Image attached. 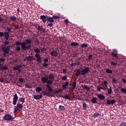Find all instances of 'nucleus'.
<instances>
[{"instance_id": "obj_1", "label": "nucleus", "mask_w": 126, "mask_h": 126, "mask_svg": "<svg viewBox=\"0 0 126 126\" xmlns=\"http://www.w3.org/2000/svg\"><path fill=\"white\" fill-rule=\"evenodd\" d=\"M32 41L30 39H26L25 42H20L19 40H16L15 41V45L17 46L16 47V51L19 52L21 48L19 46H21L22 49L24 51H28V50H30L31 49V45Z\"/></svg>"}, {"instance_id": "obj_2", "label": "nucleus", "mask_w": 126, "mask_h": 126, "mask_svg": "<svg viewBox=\"0 0 126 126\" xmlns=\"http://www.w3.org/2000/svg\"><path fill=\"white\" fill-rule=\"evenodd\" d=\"M111 56L112 57V61L110 62L111 65L116 66L118 65V60H119V56H118V50L114 49L113 52H111Z\"/></svg>"}, {"instance_id": "obj_3", "label": "nucleus", "mask_w": 126, "mask_h": 126, "mask_svg": "<svg viewBox=\"0 0 126 126\" xmlns=\"http://www.w3.org/2000/svg\"><path fill=\"white\" fill-rule=\"evenodd\" d=\"M12 29L11 28L7 27L5 29V32H4V38L5 39H6V40H8V39L9 38V34H10L11 33H13L12 31Z\"/></svg>"}, {"instance_id": "obj_4", "label": "nucleus", "mask_w": 126, "mask_h": 126, "mask_svg": "<svg viewBox=\"0 0 126 126\" xmlns=\"http://www.w3.org/2000/svg\"><path fill=\"white\" fill-rule=\"evenodd\" d=\"M53 83L54 81L53 80H47V84L46 85V87L48 89L47 91L49 92H53V89L50 85L53 84Z\"/></svg>"}, {"instance_id": "obj_5", "label": "nucleus", "mask_w": 126, "mask_h": 126, "mask_svg": "<svg viewBox=\"0 0 126 126\" xmlns=\"http://www.w3.org/2000/svg\"><path fill=\"white\" fill-rule=\"evenodd\" d=\"M3 119L5 121H13V120H14V117L10 114H7L4 115Z\"/></svg>"}, {"instance_id": "obj_6", "label": "nucleus", "mask_w": 126, "mask_h": 126, "mask_svg": "<svg viewBox=\"0 0 126 126\" xmlns=\"http://www.w3.org/2000/svg\"><path fill=\"white\" fill-rule=\"evenodd\" d=\"M23 108V104H19V102H18L17 104V106H14V113H17L19 110H20Z\"/></svg>"}, {"instance_id": "obj_7", "label": "nucleus", "mask_w": 126, "mask_h": 126, "mask_svg": "<svg viewBox=\"0 0 126 126\" xmlns=\"http://www.w3.org/2000/svg\"><path fill=\"white\" fill-rule=\"evenodd\" d=\"M89 68L88 67H85L84 69L81 70V75H85L89 72Z\"/></svg>"}, {"instance_id": "obj_8", "label": "nucleus", "mask_w": 126, "mask_h": 126, "mask_svg": "<svg viewBox=\"0 0 126 126\" xmlns=\"http://www.w3.org/2000/svg\"><path fill=\"white\" fill-rule=\"evenodd\" d=\"M35 28H37V30L39 31L43 32V33H46V29H44L42 26L39 25V24L36 25V26H35Z\"/></svg>"}, {"instance_id": "obj_9", "label": "nucleus", "mask_w": 126, "mask_h": 126, "mask_svg": "<svg viewBox=\"0 0 126 126\" xmlns=\"http://www.w3.org/2000/svg\"><path fill=\"white\" fill-rule=\"evenodd\" d=\"M18 100V96L17 95V94H15L13 95V104H14V105H16V104H17Z\"/></svg>"}, {"instance_id": "obj_10", "label": "nucleus", "mask_w": 126, "mask_h": 126, "mask_svg": "<svg viewBox=\"0 0 126 126\" xmlns=\"http://www.w3.org/2000/svg\"><path fill=\"white\" fill-rule=\"evenodd\" d=\"M35 57L36 58V62L38 63H42V59L39 54H35Z\"/></svg>"}, {"instance_id": "obj_11", "label": "nucleus", "mask_w": 126, "mask_h": 126, "mask_svg": "<svg viewBox=\"0 0 126 126\" xmlns=\"http://www.w3.org/2000/svg\"><path fill=\"white\" fill-rule=\"evenodd\" d=\"M47 17H48V16L43 15L40 16L39 19L40 20H42L43 23H46L47 22Z\"/></svg>"}, {"instance_id": "obj_12", "label": "nucleus", "mask_w": 126, "mask_h": 126, "mask_svg": "<svg viewBox=\"0 0 126 126\" xmlns=\"http://www.w3.org/2000/svg\"><path fill=\"white\" fill-rule=\"evenodd\" d=\"M2 51L4 53H5V54H9L10 49L8 47H3L2 48Z\"/></svg>"}, {"instance_id": "obj_13", "label": "nucleus", "mask_w": 126, "mask_h": 126, "mask_svg": "<svg viewBox=\"0 0 126 126\" xmlns=\"http://www.w3.org/2000/svg\"><path fill=\"white\" fill-rule=\"evenodd\" d=\"M69 85V83L67 81L63 84L62 85V88L63 90H66L67 89V86Z\"/></svg>"}, {"instance_id": "obj_14", "label": "nucleus", "mask_w": 126, "mask_h": 126, "mask_svg": "<svg viewBox=\"0 0 126 126\" xmlns=\"http://www.w3.org/2000/svg\"><path fill=\"white\" fill-rule=\"evenodd\" d=\"M42 97L43 95L42 94L34 95L33 96V98L35 99V100H40V99H42Z\"/></svg>"}, {"instance_id": "obj_15", "label": "nucleus", "mask_w": 126, "mask_h": 126, "mask_svg": "<svg viewBox=\"0 0 126 126\" xmlns=\"http://www.w3.org/2000/svg\"><path fill=\"white\" fill-rule=\"evenodd\" d=\"M115 103H116V100H115V99H113L112 100H109V99L107 100V105H111V104H112L113 105V104H115Z\"/></svg>"}, {"instance_id": "obj_16", "label": "nucleus", "mask_w": 126, "mask_h": 126, "mask_svg": "<svg viewBox=\"0 0 126 126\" xmlns=\"http://www.w3.org/2000/svg\"><path fill=\"white\" fill-rule=\"evenodd\" d=\"M46 19H47V21H48V22H50V23L55 22V20H54L53 17H48L47 16Z\"/></svg>"}, {"instance_id": "obj_17", "label": "nucleus", "mask_w": 126, "mask_h": 126, "mask_svg": "<svg viewBox=\"0 0 126 126\" xmlns=\"http://www.w3.org/2000/svg\"><path fill=\"white\" fill-rule=\"evenodd\" d=\"M51 56H52V57H58V52L56 51H52L50 53Z\"/></svg>"}, {"instance_id": "obj_18", "label": "nucleus", "mask_w": 126, "mask_h": 126, "mask_svg": "<svg viewBox=\"0 0 126 126\" xmlns=\"http://www.w3.org/2000/svg\"><path fill=\"white\" fill-rule=\"evenodd\" d=\"M48 79H49V77H43L41 78V81L43 82V83H47L48 82Z\"/></svg>"}, {"instance_id": "obj_19", "label": "nucleus", "mask_w": 126, "mask_h": 126, "mask_svg": "<svg viewBox=\"0 0 126 126\" xmlns=\"http://www.w3.org/2000/svg\"><path fill=\"white\" fill-rule=\"evenodd\" d=\"M97 97L99 99V100H105V96L102 94H97Z\"/></svg>"}, {"instance_id": "obj_20", "label": "nucleus", "mask_w": 126, "mask_h": 126, "mask_svg": "<svg viewBox=\"0 0 126 126\" xmlns=\"http://www.w3.org/2000/svg\"><path fill=\"white\" fill-rule=\"evenodd\" d=\"M22 67V65L19 64L13 67L14 70H18L19 68H21Z\"/></svg>"}, {"instance_id": "obj_21", "label": "nucleus", "mask_w": 126, "mask_h": 126, "mask_svg": "<svg viewBox=\"0 0 126 126\" xmlns=\"http://www.w3.org/2000/svg\"><path fill=\"white\" fill-rule=\"evenodd\" d=\"M16 19H17V18L14 15H11L10 17V20H11V21H15Z\"/></svg>"}, {"instance_id": "obj_22", "label": "nucleus", "mask_w": 126, "mask_h": 126, "mask_svg": "<svg viewBox=\"0 0 126 126\" xmlns=\"http://www.w3.org/2000/svg\"><path fill=\"white\" fill-rule=\"evenodd\" d=\"M25 59L27 61H33L34 60V58L32 56L26 57Z\"/></svg>"}, {"instance_id": "obj_23", "label": "nucleus", "mask_w": 126, "mask_h": 126, "mask_svg": "<svg viewBox=\"0 0 126 126\" xmlns=\"http://www.w3.org/2000/svg\"><path fill=\"white\" fill-rule=\"evenodd\" d=\"M93 57V55L90 54L88 56V59H86V61L88 62H91V60H92V57Z\"/></svg>"}, {"instance_id": "obj_24", "label": "nucleus", "mask_w": 126, "mask_h": 126, "mask_svg": "<svg viewBox=\"0 0 126 126\" xmlns=\"http://www.w3.org/2000/svg\"><path fill=\"white\" fill-rule=\"evenodd\" d=\"M35 91H36V92H37L38 93H39V92H41V91H42V88H41L40 87H36L35 89Z\"/></svg>"}, {"instance_id": "obj_25", "label": "nucleus", "mask_w": 126, "mask_h": 126, "mask_svg": "<svg viewBox=\"0 0 126 126\" xmlns=\"http://www.w3.org/2000/svg\"><path fill=\"white\" fill-rule=\"evenodd\" d=\"M59 109L61 111H65V108L64 107V106H63V105H59Z\"/></svg>"}, {"instance_id": "obj_26", "label": "nucleus", "mask_w": 126, "mask_h": 126, "mask_svg": "<svg viewBox=\"0 0 126 126\" xmlns=\"http://www.w3.org/2000/svg\"><path fill=\"white\" fill-rule=\"evenodd\" d=\"M79 45V44H78V43L77 42H72L71 43V46L72 47H77V46H78Z\"/></svg>"}, {"instance_id": "obj_27", "label": "nucleus", "mask_w": 126, "mask_h": 126, "mask_svg": "<svg viewBox=\"0 0 126 126\" xmlns=\"http://www.w3.org/2000/svg\"><path fill=\"white\" fill-rule=\"evenodd\" d=\"M92 102L93 103V104H96V103H97V98L93 97L92 99Z\"/></svg>"}, {"instance_id": "obj_28", "label": "nucleus", "mask_w": 126, "mask_h": 126, "mask_svg": "<svg viewBox=\"0 0 126 126\" xmlns=\"http://www.w3.org/2000/svg\"><path fill=\"white\" fill-rule=\"evenodd\" d=\"M80 73H81L80 69H77V71H76V75H77V76H79Z\"/></svg>"}, {"instance_id": "obj_29", "label": "nucleus", "mask_w": 126, "mask_h": 126, "mask_svg": "<svg viewBox=\"0 0 126 126\" xmlns=\"http://www.w3.org/2000/svg\"><path fill=\"white\" fill-rule=\"evenodd\" d=\"M99 116H100V114L98 112H95L93 115L94 118H98V117H99Z\"/></svg>"}, {"instance_id": "obj_30", "label": "nucleus", "mask_w": 126, "mask_h": 126, "mask_svg": "<svg viewBox=\"0 0 126 126\" xmlns=\"http://www.w3.org/2000/svg\"><path fill=\"white\" fill-rule=\"evenodd\" d=\"M33 51L34 52H35V53H36V54H40V53H41V51L38 48L34 49Z\"/></svg>"}, {"instance_id": "obj_31", "label": "nucleus", "mask_w": 126, "mask_h": 126, "mask_svg": "<svg viewBox=\"0 0 126 126\" xmlns=\"http://www.w3.org/2000/svg\"><path fill=\"white\" fill-rule=\"evenodd\" d=\"M88 47V44L86 43H83L81 44V48H87Z\"/></svg>"}, {"instance_id": "obj_32", "label": "nucleus", "mask_w": 126, "mask_h": 126, "mask_svg": "<svg viewBox=\"0 0 126 126\" xmlns=\"http://www.w3.org/2000/svg\"><path fill=\"white\" fill-rule=\"evenodd\" d=\"M63 90L62 89H59L55 92V94H58L59 93H61V92H63Z\"/></svg>"}, {"instance_id": "obj_33", "label": "nucleus", "mask_w": 126, "mask_h": 126, "mask_svg": "<svg viewBox=\"0 0 126 126\" xmlns=\"http://www.w3.org/2000/svg\"><path fill=\"white\" fill-rule=\"evenodd\" d=\"M82 88L88 90V91H90V88L88 87L87 86H82Z\"/></svg>"}, {"instance_id": "obj_34", "label": "nucleus", "mask_w": 126, "mask_h": 126, "mask_svg": "<svg viewBox=\"0 0 126 126\" xmlns=\"http://www.w3.org/2000/svg\"><path fill=\"white\" fill-rule=\"evenodd\" d=\"M42 93H43V94H44V95H46L48 97H50V92L46 93V92L43 91V92H42Z\"/></svg>"}, {"instance_id": "obj_35", "label": "nucleus", "mask_w": 126, "mask_h": 126, "mask_svg": "<svg viewBox=\"0 0 126 126\" xmlns=\"http://www.w3.org/2000/svg\"><path fill=\"white\" fill-rule=\"evenodd\" d=\"M106 73H113V71L110 69H106Z\"/></svg>"}, {"instance_id": "obj_36", "label": "nucleus", "mask_w": 126, "mask_h": 126, "mask_svg": "<svg viewBox=\"0 0 126 126\" xmlns=\"http://www.w3.org/2000/svg\"><path fill=\"white\" fill-rule=\"evenodd\" d=\"M120 91L122 92V93H125L126 94V89L125 88H121L120 90Z\"/></svg>"}, {"instance_id": "obj_37", "label": "nucleus", "mask_w": 126, "mask_h": 126, "mask_svg": "<svg viewBox=\"0 0 126 126\" xmlns=\"http://www.w3.org/2000/svg\"><path fill=\"white\" fill-rule=\"evenodd\" d=\"M53 20L54 19H60V17L59 16H57V15H53L52 16Z\"/></svg>"}, {"instance_id": "obj_38", "label": "nucleus", "mask_w": 126, "mask_h": 126, "mask_svg": "<svg viewBox=\"0 0 126 126\" xmlns=\"http://www.w3.org/2000/svg\"><path fill=\"white\" fill-rule=\"evenodd\" d=\"M48 79H50L51 80L54 79V75H53L52 74H50L49 76Z\"/></svg>"}, {"instance_id": "obj_39", "label": "nucleus", "mask_w": 126, "mask_h": 126, "mask_svg": "<svg viewBox=\"0 0 126 126\" xmlns=\"http://www.w3.org/2000/svg\"><path fill=\"white\" fill-rule=\"evenodd\" d=\"M83 108L85 109V110H86L87 109V104L86 103H83Z\"/></svg>"}, {"instance_id": "obj_40", "label": "nucleus", "mask_w": 126, "mask_h": 126, "mask_svg": "<svg viewBox=\"0 0 126 126\" xmlns=\"http://www.w3.org/2000/svg\"><path fill=\"white\" fill-rule=\"evenodd\" d=\"M0 23H2V24H4V21L2 17H0Z\"/></svg>"}, {"instance_id": "obj_41", "label": "nucleus", "mask_w": 126, "mask_h": 126, "mask_svg": "<svg viewBox=\"0 0 126 126\" xmlns=\"http://www.w3.org/2000/svg\"><path fill=\"white\" fill-rule=\"evenodd\" d=\"M104 86H105L106 88H108V82H107V81H104Z\"/></svg>"}, {"instance_id": "obj_42", "label": "nucleus", "mask_w": 126, "mask_h": 126, "mask_svg": "<svg viewBox=\"0 0 126 126\" xmlns=\"http://www.w3.org/2000/svg\"><path fill=\"white\" fill-rule=\"evenodd\" d=\"M107 93L109 95H110V94H112V89L111 88L108 89Z\"/></svg>"}, {"instance_id": "obj_43", "label": "nucleus", "mask_w": 126, "mask_h": 126, "mask_svg": "<svg viewBox=\"0 0 126 126\" xmlns=\"http://www.w3.org/2000/svg\"><path fill=\"white\" fill-rule=\"evenodd\" d=\"M66 79H67V76H63L62 78V80H63L64 81H65V80H66Z\"/></svg>"}, {"instance_id": "obj_44", "label": "nucleus", "mask_w": 126, "mask_h": 126, "mask_svg": "<svg viewBox=\"0 0 126 126\" xmlns=\"http://www.w3.org/2000/svg\"><path fill=\"white\" fill-rule=\"evenodd\" d=\"M2 69H3V70H7V69H8V67H6V66H3Z\"/></svg>"}, {"instance_id": "obj_45", "label": "nucleus", "mask_w": 126, "mask_h": 126, "mask_svg": "<svg viewBox=\"0 0 126 126\" xmlns=\"http://www.w3.org/2000/svg\"><path fill=\"white\" fill-rule=\"evenodd\" d=\"M64 22L65 23V24H66L67 25V24H68V23H69V21H68V19H65L64 21Z\"/></svg>"}, {"instance_id": "obj_46", "label": "nucleus", "mask_w": 126, "mask_h": 126, "mask_svg": "<svg viewBox=\"0 0 126 126\" xmlns=\"http://www.w3.org/2000/svg\"><path fill=\"white\" fill-rule=\"evenodd\" d=\"M21 102H22V105H23V103L25 102V98L22 97L21 98Z\"/></svg>"}, {"instance_id": "obj_47", "label": "nucleus", "mask_w": 126, "mask_h": 126, "mask_svg": "<svg viewBox=\"0 0 126 126\" xmlns=\"http://www.w3.org/2000/svg\"><path fill=\"white\" fill-rule=\"evenodd\" d=\"M71 86V88H70V90H71L72 91H73V90H74V89H75V87H74V86H72V85H70Z\"/></svg>"}, {"instance_id": "obj_48", "label": "nucleus", "mask_w": 126, "mask_h": 126, "mask_svg": "<svg viewBox=\"0 0 126 126\" xmlns=\"http://www.w3.org/2000/svg\"><path fill=\"white\" fill-rule=\"evenodd\" d=\"M63 98H65V99H67V100H69V96H68V95H64Z\"/></svg>"}, {"instance_id": "obj_49", "label": "nucleus", "mask_w": 126, "mask_h": 126, "mask_svg": "<svg viewBox=\"0 0 126 126\" xmlns=\"http://www.w3.org/2000/svg\"><path fill=\"white\" fill-rule=\"evenodd\" d=\"M97 89V91H98L99 92H100L101 91V89H102L101 88L100 86H97L96 87Z\"/></svg>"}, {"instance_id": "obj_50", "label": "nucleus", "mask_w": 126, "mask_h": 126, "mask_svg": "<svg viewBox=\"0 0 126 126\" xmlns=\"http://www.w3.org/2000/svg\"><path fill=\"white\" fill-rule=\"evenodd\" d=\"M35 43H36V45H39V40L38 39H36L35 41H34Z\"/></svg>"}, {"instance_id": "obj_51", "label": "nucleus", "mask_w": 126, "mask_h": 126, "mask_svg": "<svg viewBox=\"0 0 126 126\" xmlns=\"http://www.w3.org/2000/svg\"><path fill=\"white\" fill-rule=\"evenodd\" d=\"M4 61H5V59L3 58H0V63H4Z\"/></svg>"}, {"instance_id": "obj_52", "label": "nucleus", "mask_w": 126, "mask_h": 126, "mask_svg": "<svg viewBox=\"0 0 126 126\" xmlns=\"http://www.w3.org/2000/svg\"><path fill=\"white\" fill-rule=\"evenodd\" d=\"M48 63H44L43 64V67H47V66H48Z\"/></svg>"}, {"instance_id": "obj_53", "label": "nucleus", "mask_w": 126, "mask_h": 126, "mask_svg": "<svg viewBox=\"0 0 126 126\" xmlns=\"http://www.w3.org/2000/svg\"><path fill=\"white\" fill-rule=\"evenodd\" d=\"M78 55V54L76 53H73V58H77Z\"/></svg>"}, {"instance_id": "obj_54", "label": "nucleus", "mask_w": 126, "mask_h": 126, "mask_svg": "<svg viewBox=\"0 0 126 126\" xmlns=\"http://www.w3.org/2000/svg\"><path fill=\"white\" fill-rule=\"evenodd\" d=\"M3 32H0V37H3L4 36Z\"/></svg>"}, {"instance_id": "obj_55", "label": "nucleus", "mask_w": 126, "mask_h": 126, "mask_svg": "<svg viewBox=\"0 0 126 126\" xmlns=\"http://www.w3.org/2000/svg\"><path fill=\"white\" fill-rule=\"evenodd\" d=\"M47 26H49V27H53V23H50L48 24Z\"/></svg>"}, {"instance_id": "obj_56", "label": "nucleus", "mask_w": 126, "mask_h": 126, "mask_svg": "<svg viewBox=\"0 0 126 126\" xmlns=\"http://www.w3.org/2000/svg\"><path fill=\"white\" fill-rule=\"evenodd\" d=\"M72 86H74L75 87H76V81H74L73 82V84L71 85Z\"/></svg>"}, {"instance_id": "obj_57", "label": "nucleus", "mask_w": 126, "mask_h": 126, "mask_svg": "<svg viewBox=\"0 0 126 126\" xmlns=\"http://www.w3.org/2000/svg\"><path fill=\"white\" fill-rule=\"evenodd\" d=\"M121 126H126V122H123L121 124Z\"/></svg>"}, {"instance_id": "obj_58", "label": "nucleus", "mask_w": 126, "mask_h": 126, "mask_svg": "<svg viewBox=\"0 0 126 126\" xmlns=\"http://www.w3.org/2000/svg\"><path fill=\"white\" fill-rule=\"evenodd\" d=\"M19 80L21 83H22V82H24V79H23L19 78Z\"/></svg>"}, {"instance_id": "obj_59", "label": "nucleus", "mask_w": 126, "mask_h": 126, "mask_svg": "<svg viewBox=\"0 0 126 126\" xmlns=\"http://www.w3.org/2000/svg\"><path fill=\"white\" fill-rule=\"evenodd\" d=\"M112 82L113 83H116L117 82V80H116V79L113 78V79H112Z\"/></svg>"}, {"instance_id": "obj_60", "label": "nucleus", "mask_w": 126, "mask_h": 126, "mask_svg": "<svg viewBox=\"0 0 126 126\" xmlns=\"http://www.w3.org/2000/svg\"><path fill=\"white\" fill-rule=\"evenodd\" d=\"M78 61L79 60H78L77 62L75 63V65H79L80 63H79V61Z\"/></svg>"}, {"instance_id": "obj_61", "label": "nucleus", "mask_w": 126, "mask_h": 126, "mask_svg": "<svg viewBox=\"0 0 126 126\" xmlns=\"http://www.w3.org/2000/svg\"><path fill=\"white\" fill-rule=\"evenodd\" d=\"M122 81L123 83H126V80L125 78L122 79Z\"/></svg>"}, {"instance_id": "obj_62", "label": "nucleus", "mask_w": 126, "mask_h": 126, "mask_svg": "<svg viewBox=\"0 0 126 126\" xmlns=\"http://www.w3.org/2000/svg\"><path fill=\"white\" fill-rule=\"evenodd\" d=\"M75 63H72L71 64H70V66H71V67H72L73 66H75Z\"/></svg>"}, {"instance_id": "obj_63", "label": "nucleus", "mask_w": 126, "mask_h": 126, "mask_svg": "<svg viewBox=\"0 0 126 126\" xmlns=\"http://www.w3.org/2000/svg\"><path fill=\"white\" fill-rule=\"evenodd\" d=\"M63 73H66V69H64L63 70Z\"/></svg>"}, {"instance_id": "obj_64", "label": "nucleus", "mask_w": 126, "mask_h": 126, "mask_svg": "<svg viewBox=\"0 0 126 126\" xmlns=\"http://www.w3.org/2000/svg\"><path fill=\"white\" fill-rule=\"evenodd\" d=\"M4 44H5V45H9V41H5Z\"/></svg>"}]
</instances>
